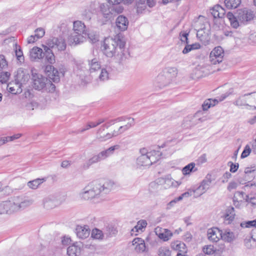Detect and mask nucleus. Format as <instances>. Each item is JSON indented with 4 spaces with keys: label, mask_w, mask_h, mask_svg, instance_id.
I'll list each match as a JSON object with an SVG mask.
<instances>
[{
    "label": "nucleus",
    "mask_w": 256,
    "mask_h": 256,
    "mask_svg": "<svg viewBox=\"0 0 256 256\" xmlns=\"http://www.w3.org/2000/svg\"><path fill=\"white\" fill-rule=\"evenodd\" d=\"M126 42L119 36L105 38L102 46L103 53L107 57H114L120 63L124 62L128 56L125 49Z\"/></svg>",
    "instance_id": "nucleus-1"
},
{
    "label": "nucleus",
    "mask_w": 256,
    "mask_h": 256,
    "mask_svg": "<svg viewBox=\"0 0 256 256\" xmlns=\"http://www.w3.org/2000/svg\"><path fill=\"white\" fill-rule=\"evenodd\" d=\"M33 203L32 200L22 196L14 197L12 200L0 202V214H12L20 210L30 206Z\"/></svg>",
    "instance_id": "nucleus-2"
},
{
    "label": "nucleus",
    "mask_w": 256,
    "mask_h": 256,
    "mask_svg": "<svg viewBox=\"0 0 256 256\" xmlns=\"http://www.w3.org/2000/svg\"><path fill=\"white\" fill-rule=\"evenodd\" d=\"M140 156L136 159V165L139 168H148L160 159L162 152L159 150H152L148 152L145 148H141L140 150Z\"/></svg>",
    "instance_id": "nucleus-3"
},
{
    "label": "nucleus",
    "mask_w": 256,
    "mask_h": 256,
    "mask_svg": "<svg viewBox=\"0 0 256 256\" xmlns=\"http://www.w3.org/2000/svg\"><path fill=\"white\" fill-rule=\"evenodd\" d=\"M178 74V69L175 67H168L164 69L155 78L154 84L156 87L162 88L168 86Z\"/></svg>",
    "instance_id": "nucleus-4"
},
{
    "label": "nucleus",
    "mask_w": 256,
    "mask_h": 256,
    "mask_svg": "<svg viewBox=\"0 0 256 256\" xmlns=\"http://www.w3.org/2000/svg\"><path fill=\"white\" fill-rule=\"evenodd\" d=\"M86 26L81 21H76L73 24V32L69 36L68 42L70 44H78L83 42L89 36L85 30ZM90 38V37L88 36Z\"/></svg>",
    "instance_id": "nucleus-5"
},
{
    "label": "nucleus",
    "mask_w": 256,
    "mask_h": 256,
    "mask_svg": "<svg viewBox=\"0 0 256 256\" xmlns=\"http://www.w3.org/2000/svg\"><path fill=\"white\" fill-rule=\"evenodd\" d=\"M100 196L96 180L86 185L79 193L80 198L84 200L98 198Z\"/></svg>",
    "instance_id": "nucleus-6"
},
{
    "label": "nucleus",
    "mask_w": 256,
    "mask_h": 256,
    "mask_svg": "<svg viewBox=\"0 0 256 256\" xmlns=\"http://www.w3.org/2000/svg\"><path fill=\"white\" fill-rule=\"evenodd\" d=\"M203 19H204V17L200 16L198 20L194 22V26L195 30L197 31L196 36L198 38L204 45H206L208 44L210 40V32L209 30H206L205 26H204Z\"/></svg>",
    "instance_id": "nucleus-7"
},
{
    "label": "nucleus",
    "mask_w": 256,
    "mask_h": 256,
    "mask_svg": "<svg viewBox=\"0 0 256 256\" xmlns=\"http://www.w3.org/2000/svg\"><path fill=\"white\" fill-rule=\"evenodd\" d=\"M65 200L64 196L59 194H54L45 196L42 200V205L44 208L52 209L63 202Z\"/></svg>",
    "instance_id": "nucleus-8"
},
{
    "label": "nucleus",
    "mask_w": 256,
    "mask_h": 256,
    "mask_svg": "<svg viewBox=\"0 0 256 256\" xmlns=\"http://www.w3.org/2000/svg\"><path fill=\"white\" fill-rule=\"evenodd\" d=\"M96 182L100 191V194H108L117 188L116 182L112 180H96Z\"/></svg>",
    "instance_id": "nucleus-9"
},
{
    "label": "nucleus",
    "mask_w": 256,
    "mask_h": 256,
    "mask_svg": "<svg viewBox=\"0 0 256 256\" xmlns=\"http://www.w3.org/2000/svg\"><path fill=\"white\" fill-rule=\"evenodd\" d=\"M212 180V175L208 174L200 185L193 190L194 196L198 197L205 193L211 187Z\"/></svg>",
    "instance_id": "nucleus-10"
},
{
    "label": "nucleus",
    "mask_w": 256,
    "mask_h": 256,
    "mask_svg": "<svg viewBox=\"0 0 256 256\" xmlns=\"http://www.w3.org/2000/svg\"><path fill=\"white\" fill-rule=\"evenodd\" d=\"M224 50L221 46L214 48L209 56V61L210 64L216 65L221 63L224 60Z\"/></svg>",
    "instance_id": "nucleus-11"
},
{
    "label": "nucleus",
    "mask_w": 256,
    "mask_h": 256,
    "mask_svg": "<svg viewBox=\"0 0 256 256\" xmlns=\"http://www.w3.org/2000/svg\"><path fill=\"white\" fill-rule=\"evenodd\" d=\"M100 14L98 21L104 24L112 18L110 6L106 4H102L100 6Z\"/></svg>",
    "instance_id": "nucleus-12"
},
{
    "label": "nucleus",
    "mask_w": 256,
    "mask_h": 256,
    "mask_svg": "<svg viewBox=\"0 0 256 256\" xmlns=\"http://www.w3.org/2000/svg\"><path fill=\"white\" fill-rule=\"evenodd\" d=\"M46 46L50 49H57L58 51L64 50L66 48V44L64 40L62 38L54 37L48 39L46 42Z\"/></svg>",
    "instance_id": "nucleus-13"
},
{
    "label": "nucleus",
    "mask_w": 256,
    "mask_h": 256,
    "mask_svg": "<svg viewBox=\"0 0 256 256\" xmlns=\"http://www.w3.org/2000/svg\"><path fill=\"white\" fill-rule=\"evenodd\" d=\"M236 17L239 22L244 24H246L254 18V12L250 10L244 8L238 10Z\"/></svg>",
    "instance_id": "nucleus-14"
},
{
    "label": "nucleus",
    "mask_w": 256,
    "mask_h": 256,
    "mask_svg": "<svg viewBox=\"0 0 256 256\" xmlns=\"http://www.w3.org/2000/svg\"><path fill=\"white\" fill-rule=\"evenodd\" d=\"M32 86L37 90H40L46 87L48 78L40 74H32Z\"/></svg>",
    "instance_id": "nucleus-15"
},
{
    "label": "nucleus",
    "mask_w": 256,
    "mask_h": 256,
    "mask_svg": "<svg viewBox=\"0 0 256 256\" xmlns=\"http://www.w3.org/2000/svg\"><path fill=\"white\" fill-rule=\"evenodd\" d=\"M108 128V126L106 124L102 125L99 129L96 132V138L99 140L101 142L106 141L113 136H116L119 134V132L117 130H114L112 134L106 133V134H104V131L105 128Z\"/></svg>",
    "instance_id": "nucleus-16"
},
{
    "label": "nucleus",
    "mask_w": 256,
    "mask_h": 256,
    "mask_svg": "<svg viewBox=\"0 0 256 256\" xmlns=\"http://www.w3.org/2000/svg\"><path fill=\"white\" fill-rule=\"evenodd\" d=\"M155 4L154 0H136L137 12L142 14L146 8L147 6L150 8H152Z\"/></svg>",
    "instance_id": "nucleus-17"
},
{
    "label": "nucleus",
    "mask_w": 256,
    "mask_h": 256,
    "mask_svg": "<svg viewBox=\"0 0 256 256\" xmlns=\"http://www.w3.org/2000/svg\"><path fill=\"white\" fill-rule=\"evenodd\" d=\"M208 238L212 242H217L222 238V230L216 228H213L208 230Z\"/></svg>",
    "instance_id": "nucleus-18"
},
{
    "label": "nucleus",
    "mask_w": 256,
    "mask_h": 256,
    "mask_svg": "<svg viewBox=\"0 0 256 256\" xmlns=\"http://www.w3.org/2000/svg\"><path fill=\"white\" fill-rule=\"evenodd\" d=\"M171 246L173 250L178 252L176 256H186L187 248L184 242L178 240L174 242H172Z\"/></svg>",
    "instance_id": "nucleus-19"
},
{
    "label": "nucleus",
    "mask_w": 256,
    "mask_h": 256,
    "mask_svg": "<svg viewBox=\"0 0 256 256\" xmlns=\"http://www.w3.org/2000/svg\"><path fill=\"white\" fill-rule=\"evenodd\" d=\"M45 70L47 72L50 78L54 82H58L60 81L59 72L53 66L51 65L46 66Z\"/></svg>",
    "instance_id": "nucleus-20"
},
{
    "label": "nucleus",
    "mask_w": 256,
    "mask_h": 256,
    "mask_svg": "<svg viewBox=\"0 0 256 256\" xmlns=\"http://www.w3.org/2000/svg\"><path fill=\"white\" fill-rule=\"evenodd\" d=\"M44 52L42 54V58L44 57L45 61L50 64H53L55 62V56L50 48L46 46H43Z\"/></svg>",
    "instance_id": "nucleus-21"
},
{
    "label": "nucleus",
    "mask_w": 256,
    "mask_h": 256,
    "mask_svg": "<svg viewBox=\"0 0 256 256\" xmlns=\"http://www.w3.org/2000/svg\"><path fill=\"white\" fill-rule=\"evenodd\" d=\"M90 230L88 226H78L76 229L77 236L79 238L84 239L87 238L90 234Z\"/></svg>",
    "instance_id": "nucleus-22"
},
{
    "label": "nucleus",
    "mask_w": 256,
    "mask_h": 256,
    "mask_svg": "<svg viewBox=\"0 0 256 256\" xmlns=\"http://www.w3.org/2000/svg\"><path fill=\"white\" fill-rule=\"evenodd\" d=\"M129 22L126 17L120 15L116 20L117 28L120 31H124L127 30Z\"/></svg>",
    "instance_id": "nucleus-23"
},
{
    "label": "nucleus",
    "mask_w": 256,
    "mask_h": 256,
    "mask_svg": "<svg viewBox=\"0 0 256 256\" xmlns=\"http://www.w3.org/2000/svg\"><path fill=\"white\" fill-rule=\"evenodd\" d=\"M120 146L118 144H116L114 146H110V148L104 150L100 152L98 154L100 160L106 159L107 158L112 156L115 150L120 149Z\"/></svg>",
    "instance_id": "nucleus-24"
},
{
    "label": "nucleus",
    "mask_w": 256,
    "mask_h": 256,
    "mask_svg": "<svg viewBox=\"0 0 256 256\" xmlns=\"http://www.w3.org/2000/svg\"><path fill=\"white\" fill-rule=\"evenodd\" d=\"M132 245L134 246L135 250L138 252H144L146 250L144 240L140 238H134L132 242Z\"/></svg>",
    "instance_id": "nucleus-25"
},
{
    "label": "nucleus",
    "mask_w": 256,
    "mask_h": 256,
    "mask_svg": "<svg viewBox=\"0 0 256 256\" xmlns=\"http://www.w3.org/2000/svg\"><path fill=\"white\" fill-rule=\"evenodd\" d=\"M156 234L158 238L164 241L168 240L172 236V233L168 229L156 228Z\"/></svg>",
    "instance_id": "nucleus-26"
},
{
    "label": "nucleus",
    "mask_w": 256,
    "mask_h": 256,
    "mask_svg": "<svg viewBox=\"0 0 256 256\" xmlns=\"http://www.w3.org/2000/svg\"><path fill=\"white\" fill-rule=\"evenodd\" d=\"M247 108L250 110H256V92H251L246 94Z\"/></svg>",
    "instance_id": "nucleus-27"
},
{
    "label": "nucleus",
    "mask_w": 256,
    "mask_h": 256,
    "mask_svg": "<svg viewBox=\"0 0 256 256\" xmlns=\"http://www.w3.org/2000/svg\"><path fill=\"white\" fill-rule=\"evenodd\" d=\"M158 182L160 184H164L165 188H169L171 186L176 187L178 186L180 183L174 180V179L168 176L164 178H160L158 179Z\"/></svg>",
    "instance_id": "nucleus-28"
},
{
    "label": "nucleus",
    "mask_w": 256,
    "mask_h": 256,
    "mask_svg": "<svg viewBox=\"0 0 256 256\" xmlns=\"http://www.w3.org/2000/svg\"><path fill=\"white\" fill-rule=\"evenodd\" d=\"M88 62L90 74H92L101 69L100 64L96 58L88 60Z\"/></svg>",
    "instance_id": "nucleus-29"
},
{
    "label": "nucleus",
    "mask_w": 256,
    "mask_h": 256,
    "mask_svg": "<svg viewBox=\"0 0 256 256\" xmlns=\"http://www.w3.org/2000/svg\"><path fill=\"white\" fill-rule=\"evenodd\" d=\"M30 77L28 74L20 69L18 71L16 80L22 85L25 84L28 80Z\"/></svg>",
    "instance_id": "nucleus-30"
},
{
    "label": "nucleus",
    "mask_w": 256,
    "mask_h": 256,
    "mask_svg": "<svg viewBox=\"0 0 256 256\" xmlns=\"http://www.w3.org/2000/svg\"><path fill=\"white\" fill-rule=\"evenodd\" d=\"M42 50L38 47L33 48L30 52V58L32 60L42 58Z\"/></svg>",
    "instance_id": "nucleus-31"
},
{
    "label": "nucleus",
    "mask_w": 256,
    "mask_h": 256,
    "mask_svg": "<svg viewBox=\"0 0 256 256\" xmlns=\"http://www.w3.org/2000/svg\"><path fill=\"white\" fill-rule=\"evenodd\" d=\"M80 251V245L76 242L67 248V254L68 256H77Z\"/></svg>",
    "instance_id": "nucleus-32"
},
{
    "label": "nucleus",
    "mask_w": 256,
    "mask_h": 256,
    "mask_svg": "<svg viewBox=\"0 0 256 256\" xmlns=\"http://www.w3.org/2000/svg\"><path fill=\"white\" fill-rule=\"evenodd\" d=\"M235 214L233 207L228 208L224 216L225 222L228 224H230L234 219Z\"/></svg>",
    "instance_id": "nucleus-33"
},
{
    "label": "nucleus",
    "mask_w": 256,
    "mask_h": 256,
    "mask_svg": "<svg viewBox=\"0 0 256 256\" xmlns=\"http://www.w3.org/2000/svg\"><path fill=\"white\" fill-rule=\"evenodd\" d=\"M46 180L45 178H36L28 182V186L33 190L36 189L38 186Z\"/></svg>",
    "instance_id": "nucleus-34"
},
{
    "label": "nucleus",
    "mask_w": 256,
    "mask_h": 256,
    "mask_svg": "<svg viewBox=\"0 0 256 256\" xmlns=\"http://www.w3.org/2000/svg\"><path fill=\"white\" fill-rule=\"evenodd\" d=\"M224 4L228 9L236 8L241 4V0H225Z\"/></svg>",
    "instance_id": "nucleus-35"
},
{
    "label": "nucleus",
    "mask_w": 256,
    "mask_h": 256,
    "mask_svg": "<svg viewBox=\"0 0 256 256\" xmlns=\"http://www.w3.org/2000/svg\"><path fill=\"white\" fill-rule=\"evenodd\" d=\"M127 124L124 126H120L117 130L119 132V134H122L126 130H128L134 124V119L131 118H127Z\"/></svg>",
    "instance_id": "nucleus-36"
},
{
    "label": "nucleus",
    "mask_w": 256,
    "mask_h": 256,
    "mask_svg": "<svg viewBox=\"0 0 256 256\" xmlns=\"http://www.w3.org/2000/svg\"><path fill=\"white\" fill-rule=\"evenodd\" d=\"M222 240L228 242H231L235 238L234 234L232 232L226 230L224 233L222 232Z\"/></svg>",
    "instance_id": "nucleus-37"
},
{
    "label": "nucleus",
    "mask_w": 256,
    "mask_h": 256,
    "mask_svg": "<svg viewBox=\"0 0 256 256\" xmlns=\"http://www.w3.org/2000/svg\"><path fill=\"white\" fill-rule=\"evenodd\" d=\"M218 102V100L216 99H208L206 100L202 105V108L204 110H206L211 106H214Z\"/></svg>",
    "instance_id": "nucleus-38"
},
{
    "label": "nucleus",
    "mask_w": 256,
    "mask_h": 256,
    "mask_svg": "<svg viewBox=\"0 0 256 256\" xmlns=\"http://www.w3.org/2000/svg\"><path fill=\"white\" fill-rule=\"evenodd\" d=\"M112 18L115 16L122 13L124 10V8L122 6L118 4H114L110 6Z\"/></svg>",
    "instance_id": "nucleus-39"
},
{
    "label": "nucleus",
    "mask_w": 256,
    "mask_h": 256,
    "mask_svg": "<svg viewBox=\"0 0 256 256\" xmlns=\"http://www.w3.org/2000/svg\"><path fill=\"white\" fill-rule=\"evenodd\" d=\"M235 105L239 106H246L248 105L246 102V94L240 96L237 98L234 103Z\"/></svg>",
    "instance_id": "nucleus-40"
},
{
    "label": "nucleus",
    "mask_w": 256,
    "mask_h": 256,
    "mask_svg": "<svg viewBox=\"0 0 256 256\" xmlns=\"http://www.w3.org/2000/svg\"><path fill=\"white\" fill-rule=\"evenodd\" d=\"M100 72L98 76V80L101 82L106 80L108 79V72L106 68H102L100 70Z\"/></svg>",
    "instance_id": "nucleus-41"
},
{
    "label": "nucleus",
    "mask_w": 256,
    "mask_h": 256,
    "mask_svg": "<svg viewBox=\"0 0 256 256\" xmlns=\"http://www.w3.org/2000/svg\"><path fill=\"white\" fill-rule=\"evenodd\" d=\"M158 256H170V250L166 246L160 247L158 250Z\"/></svg>",
    "instance_id": "nucleus-42"
},
{
    "label": "nucleus",
    "mask_w": 256,
    "mask_h": 256,
    "mask_svg": "<svg viewBox=\"0 0 256 256\" xmlns=\"http://www.w3.org/2000/svg\"><path fill=\"white\" fill-rule=\"evenodd\" d=\"M195 166V164L191 162L185 166L182 170V174L184 175L190 174L193 170Z\"/></svg>",
    "instance_id": "nucleus-43"
},
{
    "label": "nucleus",
    "mask_w": 256,
    "mask_h": 256,
    "mask_svg": "<svg viewBox=\"0 0 256 256\" xmlns=\"http://www.w3.org/2000/svg\"><path fill=\"white\" fill-rule=\"evenodd\" d=\"M15 52L18 60L21 62L24 60L22 52L20 46L16 44Z\"/></svg>",
    "instance_id": "nucleus-44"
},
{
    "label": "nucleus",
    "mask_w": 256,
    "mask_h": 256,
    "mask_svg": "<svg viewBox=\"0 0 256 256\" xmlns=\"http://www.w3.org/2000/svg\"><path fill=\"white\" fill-rule=\"evenodd\" d=\"M147 224L145 220H140L137 223V224L132 229V232H138V230H142L144 228L146 227Z\"/></svg>",
    "instance_id": "nucleus-45"
},
{
    "label": "nucleus",
    "mask_w": 256,
    "mask_h": 256,
    "mask_svg": "<svg viewBox=\"0 0 256 256\" xmlns=\"http://www.w3.org/2000/svg\"><path fill=\"white\" fill-rule=\"evenodd\" d=\"M100 160L98 154L94 156L92 158H90L86 162V168H88L90 166L100 162Z\"/></svg>",
    "instance_id": "nucleus-46"
},
{
    "label": "nucleus",
    "mask_w": 256,
    "mask_h": 256,
    "mask_svg": "<svg viewBox=\"0 0 256 256\" xmlns=\"http://www.w3.org/2000/svg\"><path fill=\"white\" fill-rule=\"evenodd\" d=\"M103 236L102 231L96 228L92 230V237L96 239H102Z\"/></svg>",
    "instance_id": "nucleus-47"
},
{
    "label": "nucleus",
    "mask_w": 256,
    "mask_h": 256,
    "mask_svg": "<svg viewBox=\"0 0 256 256\" xmlns=\"http://www.w3.org/2000/svg\"><path fill=\"white\" fill-rule=\"evenodd\" d=\"M10 74L8 72H2L0 73V82L2 84L6 83L9 79Z\"/></svg>",
    "instance_id": "nucleus-48"
},
{
    "label": "nucleus",
    "mask_w": 256,
    "mask_h": 256,
    "mask_svg": "<svg viewBox=\"0 0 256 256\" xmlns=\"http://www.w3.org/2000/svg\"><path fill=\"white\" fill-rule=\"evenodd\" d=\"M242 228H250L252 227H256V220H249L242 222L240 224Z\"/></svg>",
    "instance_id": "nucleus-49"
},
{
    "label": "nucleus",
    "mask_w": 256,
    "mask_h": 256,
    "mask_svg": "<svg viewBox=\"0 0 256 256\" xmlns=\"http://www.w3.org/2000/svg\"><path fill=\"white\" fill-rule=\"evenodd\" d=\"M203 252L206 254L211 255L214 253L215 250L213 246L209 245L203 248Z\"/></svg>",
    "instance_id": "nucleus-50"
},
{
    "label": "nucleus",
    "mask_w": 256,
    "mask_h": 256,
    "mask_svg": "<svg viewBox=\"0 0 256 256\" xmlns=\"http://www.w3.org/2000/svg\"><path fill=\"white\" fill-rule=\"evenodd\" d=\"M251 151L252 149L250 148V146L248 144L246 145L241 154V158H244L248 156Z\"/></svg>",
    "instance_id": "nucleus-51"
},
{
    "label": "nucleus",
    "mask_w": 256,
    "mask_h": 256,
    "mask_svg": "<svg viewBox=\"0 0 256 256\" xmlns=\"http://www.w3.org/2000/svg\"><path fill=\"white\" fill-rule=\"evenodd\" d=\"M35 36L38 39L42 38L45 34V32L44 28H36L35 31Z\"/></svg>",
    "instance_id": "nucleus-52"
},
{
    "label": "nucleus",
    "mask_w": 256,
    "mask_h": 256,
    "mask_svg": "<svg viewBox=\"0 0 256 256\" xmlns=\"http://www.w3.org/2000/svg\"><path fill=\"white\" fill-rule=\"evenodd\" d=\"M222 8L220 6H217L216 7L214 8L212 10V12H211L214 18H220V14L219 12V10H222Z\"/></svg>",
    "instance_id": "nucleus-53"
},
{
    "label": "nucleus",
    "mask_w": 256,
    "mask_h": 256,
    "mask_svg": "<svg viewBox=\"0 0 256 256\" xmlns=\"http://www.w3.org/2000/svg\"><path fill=\"white\" fill-rule=\"evenodd\" d=\"M96 126V124L95 122H89L88 124L86 126L85 128L80 129L79 132H80L82 133V132H84V131L88 130V129H90V128H95Z\"/></svg>",
    "instance_id": "nucleus-54"
},
{
    "label": "nucleus",
    "mask_w": 256,
    "mask_h": 256,
    "mask_svg": "<svg viewBox=\"0 0 256 256\" xmlns=\"http://www.w3.org/2000/svg\"><path fill=\"white\" fill-rule=\"evenodd\" d=\"M7 62L3 55H0V70L7 66Z\"/></svg>",
    "instance_id": "nucleus-55"
},
{
    "label": "nucleus",
    "mask_w": 256,
    "mask_h": 256,
    "mask_svg": "<svg viewBox=\"0 0 256 256\" xmlns=\"http://www.w3.org/2000/svg\"><path fill=\"white\" fill-rule=\"evenodd\" d=\"M22 136L21 134H17L12 136L4 137L5 140H6V142H11L14 140L19 138Z\"/></svg>",
    "instance_id": "nucleus-56"
},
{
    "label": "nucleus",
    "mask_w": 256,
    "mask_h": 256,
    "mask_svg": "<svg viewBox=\"0 0 256 256\" xmlns=\"http://www.w3.org/2000/svg\"><path fill=\"white\" fill-rule=\"evenodd\" d=\"M230 166V171L232 172H235L238 168V164H234L230 162L228 163Z\"/></svg>",
    "instance_id": "nucleus-57"
},
{
    "label": "nucleus",
    "mask_w": 256,
    "mask_h": 256,
    "mask_svg": "<svg viewBox=\"0 0 256 256\" xmlns=\"http://www.w3.org/2000/svg\"><path fill=\"white\" fill-rule=\"evenodd\" d=\"M238 186V183L234 182H230L228 184V190L229 191H231L233 190H235L237 186Z\"/></svg>",
    "instance_id": "nucleus-58"
},
{
    "label": "nucleus",
    "mask_w": 256,
    "mask_h": 256,
    "mask_svg": "<svg viewBox=\"0 0 256 256\" xmlns=\"http://www.w3.org/2000/svg\"><path fill=\"white\" fill-rule=\"evenodd\" d=\"M238 21V18H235L234 20L230 22L231 26L234 28H238L240 26Z\"/></svg>",
    "instance_id": "nucleus-59"
},
{
    "label": "nucleus",
    "mask_w": 256,
    "mask_h": 256,
    "mask_svg": "<svg viewBox=\"0 0 256 256\" xmlns=\"http://www.w3.org/2000/svg\"><path fill=\"white\" fill-rule=\"evenodd\" d=\"M46 86H49L48 90L50 92H54L56 88L55 85L52 83L51 81L48 80L46 82Z\"/></svg>",
    "instance_id": "nucleus-60"
},
{
    "label": "nucleus",
    "mask_w": 256,
    "mask_h": 256,
    "mask_svg": "<svg viewBox=\"0 0 256 256\" xmlns=\"http://www.w3.org/2000/svg\"><path fill=\"white\" fill-rule=\"evenodd\" d=\"M192 239V235L189 232H186L184 236V240L186 242H190Z\"/></svg>",
    "instance_id": "nucleus-61"
},
{
    "label": "nucleus",
    "mask_w": 256,
    "mask_h": 256,
    "mask_svg": "<svg viewBox=\"0 0 256 256\" xmlns=\"http://www.w3.org/2000/svg\"><path fill=\"white\" fill-rule=\"evenodd\" d=\"M71 241V240L68 237L64 236L61 240L62 244L64 246L68 245Z\"/></svg>",
    "instance_id": "nucleus-62"
},
{
    "label": "nucleus",
    "mask_w": 256,
    "mask_h": 256,
    "mask_svg": "<svg viewBox=\"0 0 256 256\" xmlns=\"http://www.w3.org/2000/svg\"><path fill=\"white\" fill-rule=\"evenodd\" d=\"M158 183H160L158 182H158H152L150 184V187L151 188L158 190L159 188V186H160V184H158Z\"/></svg>",
    "instance_id": "nucleus-63"
},
{
    "label": "nucleus",
    "mask_w": 256,
    "mask_h": 256,
    "mask_svg": "<svg viewBox=\"0 0 256 256\" xmlns=\"http://www.w3.org/2000/svg\"><path fill=\"white\" fill-rule=\"evenodd\" d=\"M38 40L35 35H32L28 38L27 42L28 44H32Z\"/></svg>",
    "instance_id": "nucleus-64"
}]
</instances>
